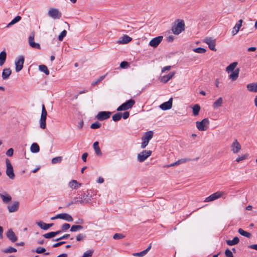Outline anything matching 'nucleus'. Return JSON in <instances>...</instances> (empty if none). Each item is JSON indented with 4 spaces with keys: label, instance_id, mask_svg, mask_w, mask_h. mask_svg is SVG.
<instances>
[{
    "label": "nucleus",
    "instance_id": "nucleus-37",
    "mask_svg": "<svg viewBox=\"0 0 257 257\" xmlns=\"http://www.w3.org/2000/svg\"><path fill=\"white\" fill-rule=\"evenodd\" d=\"M83 227L80 225H73L70 228V231L76 232L78 230L83 229Z\"/></svg>",
    "mask_w": 257,
    "mask_h": 257
},
{
    "label": "nucleus",
    "instance_id": "nucleus-29",
    "mask_svg": "<svg viewBox=\"0 0 257 257\" xmlns=\"http://www.w3.org/2000/svg\"><path fill=\"white\" fill-rule=\"evenodd\" d=\"M239 241L238 237H234L232 240H226V242L227 245L232 246L237 244Z\"/></svg>",
    "mask_w": 257,
    "mask_h": 257
},
{
    "label": "nucleus",
    "instance_id": "nucleus-53",
    "mask_svg": "<svg viewBox=\"0 0 257 257\" xmlns=\"http://www.w3.org/2000/svg\"><path fill=\"white\" fill-rule=\"evenodd\" d=\"M86 237L85 234L80 233L76 236V239L77 241H81Z\"/></svg>",
    "mask_w": 257,
    "mask_h": 257
},
{
    "label": "nucleus",
    "instance_id": "nucleus-17",
    "mask_svg": "<svg viewBox=\"0 0 257 257\" xmlns=\"http://www.w3.org/2000/svg\"><path fill=\"white\" fill-rule=\"evenodd\" d=\"M6 235L7 237L13 242H16L18 239L17 237L12 229L8 230Z\"/></svg>",
    "mask_w": 257,
    "mask_h": 257
},
{
    "label": "nucleus",
    "instance_id": "nucleus-23",
    "mask_svg": "<svg viewBox=\"0 0 257 257\" xmlns=\"http://www.w3.org/2000/svg\"><path fill=\"white\" fill-rule=\"evenodd\" d=\"M239 72V68H237L234 71H232V72L229 76V79H230L232 81H235L236 80L238 77Z\"/></svg>",
    "mask_w": 257,
    "mask_h": 257
},
{
    "label": "nucleus",
    "instance_id": "nucleus-20",
    "mask_svg": "<svg viewBox=\"0 0 257 257\" xmlns=\"http://www.w3.org/2000/svg\"><path fill=\"white\" fill-rule=\"evenodd\" d=\"M19 203L17 201L14 202L12 204L9 205L8 208L10 212H14L18 210Z\"/></svg>",
    "mask_w": 257,
    "mask_h": 257
},
{
    "label": "nucleus",
    "instance_id": "nucleus-36",
    "mask_svg": "<svg viewBox=\"0 0 257 257\" xmlns=\"http://www.w3.org/2000/svg\"><path fill=\"white\" fill-rule=\"evenodd\" d=\"M36 223L39 226L41 229L43 230H48L47 229V224L43 222V221H37Z\"/></svg>",
    "mask_w": 257,
    "mask_h": 257
},
{
    "label": "nucleus",
    "instance_id": "nucleus-5",
    "mask_svg": "<svg viewBox=\"0 0 257 257\" xmlns=\"http://www.w3.org/2000/svg\"><path fill=\"white\" fill-rule=\"evenodd\" d=\"M153 132L149 131L146 133L144 137L142 138L143 142L142 143L141 148L144 149L148 145L150 140L153 138Z\"/></svg>",
    "mask_w": 257,
    "mask_h": 257
},
{
    "label": "nucleus",
    "instance_id": "nucleus-60",
    "mask_svg": "<svg viewBox=\"0 0 257 257\" xmlns=\"http://www.w3.org/2000/svg\"><path fill=\"white\" fill-rule=\"evenodd\" d=\"M14 154V150L13 148L9 149L6 152V155L9 157H12Z\"/></svg>",
    "mask_w": 257,
    "mask_h": 257
},
{
    "label": "nucleus",
    "instance_id": "nucleus-47",
    "mask_svg": "<svg viewBox=\"0 0 257 257\" xmlns=\"http://www.w3.org/2000/svg\"><path fill=\"white\" fill-rule=\"evenodd\" d=\"M43 236L45 238H52V237L55 236V233H54L53 231L45 233Z\"/></svg>",
    "mask_w": 257,
    "mask_h": 257
},
{
    "label": "nucleus",
    "instance_id": "nucleus-26",
    "mask_svg": "<svg viewBox=\"0 0 257 257\" xmlns=\"http://www.w3.org/2000/svg\"><path fill=\"white\" fill-rule=\"evenodd\" d=\"M223 103V99L221 97L218 98L212 104L214 109H217L221 106Z\"/></svg>",
    "mask_w": 257,
    "mask_h": 257
},
{
    "label": "nucleus",
    "instance_id": "nucleus-55",
    "mask_svg": "<svg viewBox=\"0 0 257 257\" xmlns=\"http://www.w3.org/2000/svg\"><path fill=\"white\" fill-rule=\"evenodd\" d=\"M70 227V225L68 223H64L61 227V229L63 230V231H66L68 230Z\"/></svg>",
    "mask_w": 257,
    "mask_h": 257
},
{
    "label": "nucleus",
    "instance_id": "nucleus-51",
    "mask_svg": "<svg viewBox=\"0 0 257 257\" xmlns=\"http://www.w3.org/2000/svg\"><path fill=\"white\" fill-rule=\"evenodd\" d=\"M39 151L40 148L39 145L36 143H33V153H38Z\"/></svg>",
    "mask_w": 257,
    "mask_h": 257
},
{
    "label": "nucleus",
    "instance_id": "nucleus-1",
    "mask_svg": "<svg viewBox=\"0 0 257 257\" xmlns=\"http://www.w3.org/2000/svg\"><path fill=\"white\" fill-rule=\"evenodd\" d=\"M185 30L184 22L182 20H177L172 27V33L175 35H179Z\"/></svg>",
    "mask_w": 257,
    "mask_h": 257
},
{
    "label": "nucleus",
    "instance_id": "nucleus-34",
    "mask_svg": "<svg viewBox=\"0 0 257 257\" xmlns=\"http://www.w3.org/2000/svg\"><path fill=\"white\" fill-rule=\"evenodd\" d=\"M39 70L44 72L46 75H49V71L46 65H41L39 66Z\"/></svg>",
    "mask_w": 257,
    "mask_h": 257
},
{
    "label": "nucleus",
    "instance_id": "nucleus-6",
    "mask_svg": "<svg viewBox=\"0 0 257 257\" xmlns=\"http://www.w3.org/2000/svg\"><path fill=\"white\" fill-rule=\"evenodd\" d=\"M225 194V193L224 192L217 191L215 193L210 195L209 196L206 197L204 201L205 202H208L214 201L220 198Z\"/></svg>",
    "mask_w": 257,
    "mask_h": 257
},
{
    "label": "nucleus",
    "instance_id": "nucleus-64",
    "mask_svg": "<svg viewBox=\"0 0 257 257\" xmlns=\"http://www.w3.org/2000/svg\"><path fill=\"white\" fill-rule=\"evenodd\" d=\"M171 66H165L162 69V72L163 73L166 71H169L171 69Z\"/></svg>",
    "mask_w": 257,
    "mask_h": 257
},
{
    "label": "nucleus",
    "instance_id": "nucleus-56",
    "mask_svg": "<svg viewBox=\"0 0 257 257\" xmlns=\"http://www.w3.org/2000/svg\"><path fill=\"white\" fill-rule=\"evenodd\" d=\"M129 66V64L126 61H122L121 62L120 64V67L121 68H127Z\"/></svg>",
    "mask_w": 257,
    "mask_h": 257
},
{
    "label": "nucleus",
    "instance_id": "nucleus-54",
    "mask_svg": "<svg viewBox=\"0 0 257 257\" xmlns=\"http://www.w3.org/2000/svg\"><path fill=\"white\" fill-rule=\"evenodd\" d=\"M225 254L226 257H234L232 252L229 249H226L225 250Z\"/></svg>",
    "mask_w": 257,
    "mask_h": 257
},
{
    "label": "nucleus",
    "instance_id": "nucleus-48",
    "mask_svg": "<svg viewBox=\"0 0 257 257\" xmlns=\"http://www.w3.org/2000/svg\"><path fill=\"white\" fill-rule=\"evenodd\" d=\"M193 51L195 52L200 54L204 53L206 52V50L205 49L200 47L195 48L193 49Z\"/></svg>",
    "mask_w": 257,
    "mask_h": 257
},
{
    "label": "nucleus",
    "instance_id": "nucleus-12",
    "mask_svg": "<svg viewBox=\"0 0 257 257\" xmlns=\"http://www.w3.org/2000/svg\"><path fill=\"white\" fill-rule=\"evenodd\" d=\"M111 114V112L109 111H100L97 114L96 118L99 120L102 121L109 118Z\"/></svg>",
    "mask_w": 257,
    "mask_h": 257
},
{
    "label": "nucleus",
    "instance_id": "nucleus-19",
    "mask_svg": "<svg viewBox=\"0 0 257 257\" xmlns=\"http://www.w3.org/2000/svg\"><path fill=\"white\" fill-rule=\"evenodd\" d=\"M242 20H239L238 21V23L235 25V26L233 28L232 30L231 31V34L233 36L236 35L239 31V29L242 26Z\"/></svg>",
    "mask_w": 257,
    "mask_h": 257
},
{
    "label": "nucleus",
    "instance_id": "nucleus-39",
    "mask_svg": "<svg viewBox=\"0 0 257 257\" xmlns=\"http://www.w3.org/2000/svg\"><path fill=\"white\" fill-rule=\"evenodd\" d=\"M21 19V17L19 16H17L8 25L7 27H9L11 26L14 25L15 24L20 21Z\"/></svg>",
    "mask_w": 257,
    "mask_h": 257
},
{
    "label": "nucleus",
    "instance_id": "nucleus-61",
    "mask_svg": "<svg viewBox=\"0 0 257 257\" xmlns=\"http://www.w3.org/2000/svg\"><path fill=\"white\" fill-rule=\"evenodd\" d=\"M69 236H70L69 234H66L63 235L62 236H61V237H60L59 238H56V239H54V241H58V240H60L61 239H66V238H68Z\"/></svg>",
    "mask_w": 257,
    "mask_h": 257
},
{
    "label": "nucleus",
    "instance_id": "nucleus-15",
    "mask_svg": "<svg viewBox=\"0 0 257 257\" xmlns=\"http://www.w3.org/2000/svg\"><path fill=\"white\" fill-rule=\"evenodd\" d=\"M173 98H170L169 100L163 103L160 105V108L164 110H168L172 107Z\"/></svg>",
    "mask_w": 257,
    "mask_h": 257
},
{
    "label": "nucleus",
    "instance_id": "nucleus-27",
    "mask_svg": "<svg viewBox=\"0 0 257 257\" xmlns=\"http://www.w3.org/2000/svg\"><path fill=\"white\" fill-rule=\"evenodd\" d=\"M93 147L95 151V154L98 156H101L102 155V153L100 150V148L98 146V142H95L93 143Z\"/></svg>",
    "mask_w": 257,
    "mask_h": 257
},
{
    "label": "nucleus",
    "instance_id": "nucleus-41",
    "mask_svg": "<svg viewBox=\"0 0 257 257\" xmlns=\"http://www.w3.org/2000/svg\"><path fill=\"white\" fill-rule=\"evenodd\" d=\"M16 251H17L16 248H15L13 247H11V246L6 248L3 250V252H4L5 253H12V252H16Z\"/></svg>",
    "mask_w": 257,
    "mask_h": 257
},
{
    "label": "nucleus",
    "instance_id": "nucleus-4",
    "mask_svg": "<svg viewBox=\"0 0 257 257\" xmlns=\"http://www.w3.org/2000/svg\"><path fill=\"white\" fill-rule=\"evenodd\" d=\"M47 115V112L45 108V105H42V113L40 120V126L42 129H45L46 126V120Z\"/></svg>",
    "mask_w": 257,
    "mask_h": 257
},
{
    "label": "nucleus",
    "instance_id": "nucleus-52",
    "mask_svg": "<svg viewBox=\"0 0 257 257\" xmlns=\"http://www.w3.org/2000/svg\"><path fill=\"white\" fill-rule=\"evenodd\" d=\"M45 251V248L42 247H38L35 250V251L38 253H44Z\"/></svg>",
    "mask_w": 257,
    "mask_h": 257
},
{
    "label": "nucleus",
    "instance_id": "nucleus-59",
    "mask_svg": "<svg viewBox=\"0 0 257 257\" xmlns=\"http://www.w3.org/2000/svg\"><path fill=\"white\" fill-rule=\"evenodd\" d=\"M180 164V161L179 160L177 161H176V162H174V163H173L172 164L167 165L165 166V167L168 168V167H173V166L179 165Z\"/></svg>",
    "mask_w": 257,
    "mask_h": 257
},
{
    "label": "nucleus",
    "instance_id": "nucleus-43",
    "mask_svg": "<svg viewBox=\"0 0 257 257\" xmlns=\"http://www.w3.org/2000/svg\"><path fill=\"white\" fill-rule=\"evenodd\" d=\"M67 31L66 30H63L61 34L58 36V40L60 41H62L63 40V38L66 36Z\"/></svg>",
    "mask_w": 257,
    "mask_h": 257
},
{
    "label": "nucleus",
    "instance_id": "nucleus-40",
    "mask_svg": "<svg viewBox=\"0 0 257 257\" xmlns=\"http://www.w3.org/2000/svg\"><path fill=\"white\" fill-rule=\"evenodd\" d=\"M121 117H122V113L120 112H117V113L114 114L112 116V120L114 121H117L119 120Z\"/></svg>",
    "mask_w": 257,
    "mask_h": 257
},
{
    "label": "nucleus",
    "instance_id": "nucleus-58",
    "mask_svg": "<svg viewBox=\"0 0 257 257\" xmlns=\"http://www.w3.org/2000/svg\"><path fill=\"white\" fill-rule=\"evenodd\" d=\"M180 164V161L179 160L177 161H176V162H174V163H173L172 164L167 165L165 166V167L168 168V167H173V166L179 165Z\"/></svg>",
    "mask_w": 257,
    "mask_h": 257
},
{
    "label": "nucleus",
    "instance_id": "nucleus-13",
    "mask_svg": "<svg viewBox=\"0 0 257 257\" xmlns=\"http://www.w3.org/2000/svg\"><path fill=\"white\" fill-rule=\"evenodd\" d=\"M204 42H205L208 45L209 48L214 51H216V49L215 48V40L212 39L210 37L206 38Z\"/></svg>",
    "mask_w": 257,
    "mask_h": 257
},
{
    "label": "nucleus",
    "instance_id": "nucleus-2",
    "mask_svg": "<svg viewBox=\"0 0 257 257\" xmlns=\"http://www.w3.org/2000/svg\"><path fill=\"white\" fill-rule=\"evenodd\" d=\"M209 120L207 118L203 119L201 121L196 122V127L199 131H205L207 130Z\"/></svg>",
    "mask_w": 257,
    "mask_h": 257
},
{
    "label": "nucleus",
    "instance_id": "nucleus-35",
    "mask_svg": "<svg viewBox=\"0 0 257 257\" xmlns=\"http://www.w3.org/2000/svg\"><path fill=\"white\" fill-rule=\"evenodd\" d=\"M238 232L241 235L246 237L247 238H250L251 236V234L249 232L244 231L242 228H239L238 230Z\"/></svg>",
    "mask_w": 257,
    "mask_h": 257
},
{
    "label": "nucleus",
    "instance_id": "nucleus-42",
    "mask_svg": "<svg viewBox=\"0 0 257 257\" xmlns=\"http://www.w3.org/2000/svg\"><path fill=\"white\" fill-rule=\"evenodd\" d=\"M247 157H248L247 154H244L241 156H238V157H237L236 159V161L237 162H239L241 161L245 160L246 159H247Z\"/></svg>",
    "mask_w": 257,
    "mask_h": 257
},
{
    "label": "nucleus",
    "instance_id": "nucleus-10",
    "mask_svg": "<svg viewBox=\"0 0 257 257\" xmlns=\"http://www.w3.org/2000/svg\"><path fill=\"white\" fill-rule=\"evenodd\" d=\"M231 151L234 154H237L241 150V145L236 139L234 140L231 145Z\"/></svg>",
    "mask_w": 257,
    "mask_h": 257
},
{
    "label": "nucleus",
    "instance_id": "nucleus-8",
    "mask_svg": "<svg viewBox=\"0 0 257 257\" xmlns=\"http://www.w3.org/2000/svg\"><path fill=\"white\" fill-rule=\"evenodd\" d=\"M151 151H143L138 155V160L140 162H143L152 154Z\"/></svg>",
    "mask_w": 257,
    "mask_h": 257
},
{
    "label": "nucleus",
    "instance_id": "nucleus-21",
    "mask_svg": "<svg viewBox=\"0 0 257 257\" xmlns=\"http://www.w3.org/2000/svg\"><path fill=\"white\" fill-rule=\"evenodd\" d=\"M246 88L250 92L257 93V82L248 84L246 85Z\"/></svg>",
    "mask_w": 257,
    "mask_h": 257
},
{
    "label": "nucleus",
    "instance_id": "nucleus-18",
    "mask_svg": "<svg viewBox=\"0 0 257 257\" xmlns=\"http://www.w3.org/2000/svg\"><path fill=\"white\" fill-rule=\"evenodd\" d=\"M57 217L59 219H63L68 222H72L73 221L72 217L66 213L58 214H57Z\"/></svg>",
    "mask_w": 257,
    "mask_h": 257
},
{
    "label": "nucleus",
    "instance_id": "nucleus-22",
    "mask_svg": "<svg viewBox=\"0 0 257 257\" xmlns=\"http://www.w3.org/2000/svg\"><path fill=\"white\" fill-rule=\"evenodd\" d=\"M12 73V71L10 68H5L2 72V78L4 80L9 78Z\"/></svg>",
    "mask_w": 257,
    "mask_h": 257
},
{
    "label": "nucleus",
    "instance_id": "nucleus-50",
    "mask_svg": "<svg viewBox=\"0 0 257 257\" xmlns=\"http://www.w3.org/2000/svg\"><path fill=\"white\" fill-rule=\"evenodd\" d=\"M101 124L98 121H96L94 123H92L90 125V127L92 129H96L99 128Z\"/></svg>",
    "mask_w": 257,
    "mask_h": 257
},
{
    "label": "nucleus",
    "instance_id": "nucleus-11",
    "mask_svg": "<svg viewBox=\"0 0 257 257\" xmlns=\"http://www.w3.org/2000/svg\"><path fill=\"white\" fill-rule=\"evenodd\" d=\"M24 63V57L23 56H20L18 59L15 61L16 72L20 71L23 67Z\"/></svg>",
    "mask_w": 257,
    "mask_h": 257
},
{
    "label": "nucleus",
    "instance_id": "nucleus-63",
    "mask_svg": "<svg viewBox=\"0 0 257 257\" xmlns=\"http://www.w3.org/2000/svg\"><path fill=\"white\" fill-rule=\"evenodd\" d=\"M65 243V241H60V242H58L57 243H56L55 244H54L53 245H52V247H58L63 244H64Z\"/></svg>",
    "mask_w": 257,
    "mask_h": 257
},
{
    "label": "nucleus",
    "instance_id": "nucleus-25",
    "mask_svg": "<svg viewBox=\"0 0 257 257\" xmlns=\"http://www.w3.org/2000/svg\"><path fill=\"white\" fill-rule=\"evenodd\" d=\"M69 186L72 189H77L81 186V184L79 183L76 180H73L69 182Z\"/></svg>",
    "mask_w": 257,
    "mask_h": 257
},
{
    "label": "nucleus",
    "instance_id": "nucleus-24",
    "mask_svg": "<svg viewBox=\"0 0 257 257\" xmlns=\"http://www.w3.org/2000/svg\"><path fill=\"white\" fill-rule=\"evenodd\" d=\"M175 72L173 71L170 73L169 74L164 76L161 78V81L164 83L167 82L170 79H171L175 75Z\"/></svg>",
    "mask_w": 257,
    "mask_h": 257
},
{
    "label": "nucleus",
    "instance_id": "nucleus-31",
    "mask_svg": "<svg viewBox=\"0 0 257 257\" xmlns=\"http://www.w3.org/2000/svg\"><path fill=\"white\" fill-rule=\"evenodd\" d=\"M131 40H132V38L128 36L127 35H124L122 37V39L121 40H119L118 41V43L119 44H126V43H128L129 42H130Z\"/></svg>",
    "mask_w": 257,
    "mask_h": 257
},
{
    "label": "nucleus",
    "instance_id": "nucleus-44",
    "mask_svg": "<svg viewBox=\"0 0 257 257\" xmlns=\"http://www.w3.org/2000/svg\"><path fill=\"white\" fill-rule=\"evenodd\" d=\"M125 237V236L121 233H115L113 236V238L114 239H122Z\"/></svg>",
    "mask_w": 257,
    "mask_h": 257
},
{
    "label": "nucleus",
    "instance_id": "nucleus-28",
    "mask_svg": "<svg viewBox=\"0 0 257 257\" xmlns=\"http://www.w3.org/2000/svg\"><path fill=\"white\" fill-rule=\"evenodd\" d=\"M7 57V53L4 50L2 51L0 53V66H3L6 60Z\"/></svg>",
    "mask_w": 257,
    "mask_h": 257
},
{
    "label": "nucleus",
    "instance_id": "nucleus-30",
    "mask_svg": "<svg viewBox=\"0 0 257 257\" xmlns=\"http://www.w3.org/2000/svg\"><path fill=\"white\" fill-rule=\"evenodd\" d=\"M151 244H150L149 245V246L148 247V248L147 249H146L145 250H144L140 252H137V253H134V255L137 256H143L147 254V253L149 251V250L151 249Z\"/></svg>",
    "mask_w": 257,
    "mask_h": 257
},
{
    "label": "nucleus",
    "instance_id": "nucleus-62",
    "mask_svg": "<svg viewBox=\"0 0 257 257\" xmlns=\"http://www.w3.org/2000/svg\"><path fill=\"white\" fill-rule=\"evenodd\" d=\"M130 113L128 111H125L123 113H122V117L123 119H125L129 117Z\"/></svg>",
    "mask_w": 257,
    "mask_h": 257
},
{
    "label": "nucleus",
    "instance_id": "nucleus-33",
    "mask_svg": "<svg viewBox=\"0 0 257 257\" xmlns=\"http://www.w3.org/2000/svg\"><path fill=\"white\" fill-rule=\"evenodd\" d=\"M193 114L194 116L198 115L200 110V106L199 104H195L192 107Z\"/></svg>",
    "mask_w": 257,
    "mask_h": 257
},
{
    "label": "nucleus",
    "instance_id": "nucleus-16",
    "mask_svg": "<svg viewBox=\"0 0 257 257\" xmlns=\"http://www.w3.org/2000/svg\"><path fill=\"white\" fill-rule=\"evenodd\" d=\"M87 197V195L85 193H83L78 197H74L73 200H75V202L82 204L86 202Z\"/></svg>",
    "mask_w": 257,
    "mask_h": 257
},
{
    "label": "nucleus",
    "instance_id": "nucleus-49",
    "mask_svg": "<svg viewBox=\"0 0 257 257\" xmlns=\"http://www.w3.org/2000/svg\"><path fill=\"white\" fill-rule=\"evenodd\" d=\"M62 160V157H57L55 158H54L52 160V164H56L57 163L61 162Z\"/></svg>",
    "mask_w": 257,
    "mask_h": 257
},
{
    "label": "nucleus",
    "instance_id": "nucleus-32",
    "mask_svg": "<svg viewBox=\"0 0 257 257\" xmlns=\"http://www.w3.org/2000/svg\"><path fill=\"white\" fill-rule=\"evenodd\" d=\"M237 62H234L231 63L226 68V71L228 73L230 71H233L234 69L237 65Z\"/></svg>",
    "mask_w": 257,
    "mask_h": 257
},
{
    "label": "nucleus",
    "instance_id": "nucleus-45",
    "mask_svg": "<svg viewBox=\"0 0 257 257\" xmlns=\"http://www.w3.org/2000/svg\"><path fill=\"white\" fill-rule=\"evenodd\" d=\"M105 77V75L100 76L96 80L92 82V85H95L101 82Z\"/></svg>",
    "mask_w": 257,
    "mask_h": 257
},
{
    "label": "nucleus",
    "instance_id": "nucleus-7",
    "mask_svg": "<svg viewBox=\"0 0 257 257\" xmlns=\"http://www.w3.org/2000/svg\"><path fill=\"white\" fill-rule=\"evenodd\" d=\"M6 174L7 176L11 179H14L15 178V174L14 173L13 167L9 159L6 160Z\"/></svg>",
    "mask_w": 257,
    "mask_h": 257
},
{
    "label": "nucleus",
    "instance_id": "nucleus-3",
    "mask_svg": "<svg viewBox=\"0 0 257 257\" xmlns=\"http://www.w3.org/2000/svg\"><path fill=\"white\" fill-rule=\"evenodd\" d=\"M135 104V101L133 99H130V100L126 101V102L120 105L117 108V110L119 111L127 110L128 109L132 108Z\"/></svg>",
    "mask_w": 257,
    "mask_h": 257
},
{
    "label": "nucleus",
    "instance_id": "nucleus-38",
    "mask_svg": "<svg viewBox=\"0 0 257 257\" xmlns=\"http://www.w3.org/2000/svg\"><path fill=\"white\" fill-rule=\"evenodd\" d=\"M0 196L3 200V202L6 203H8L12 199V198L10 195L5 196L2 194H0Z\"/></svg>",
    "mask_w": 257,
    "mask_h": 257
},
{
    "label": "nucleus",
    "instance_id": "nucleus-14",
    "mask_svg": "<svg viewBox=\"0 0 257 257\" xmlns=\"http://www.w3.org/2000/svg\"><path fill=\"white\" fill-rule=\"evenodd\" d=\"M163 40L162 36H158L152 39L149 42V45L154 48L157 47Z\"/></svg>",
    "mask_w": 257,
    "mask_h": 257
},
{
    "label": "nucleus",
    "instance_id": "nucleus-46",
    "mask_svg": "<svg viewBox=\"0 0 257 257\" xmlns=\"http://www.w3.org/2000/svg\"><path fill=\"white\" fill-rule=\"evenodd\" d=\"M30 149V151H29L27 154L26 153V152H25V158H26V159H27L28 160L31 159L32 158L31 152H32V145L31 146Z\"/></svg>",
    "mask_w": 257,
    "mask_h": 257
},
{
    "label": "nucleus",
    "instance_id": "nucleus-57",
    "mask_svg": "<svg viewBox=\"0 0 257 257\" xmlns=\"http://www.w3.org/2000/svg\"><path fill=\"white\" fill-rule=\"evenodd\" d=\"M180 164V161L179 160L177 161H176V162H174V163H173L172 164L167 165L165 166V167L168 168V167H173V166L179 165Z\"/></svg>",
    "mask_w": 257,
    "mask_h": 257
},
{
    "label": "nucleus",
    "instance_id": "nucleus-9",
    "mask_svg": "<svg viewBox=\"0 0 257 257\" xmlns=\"http://www.w3.org/2000/svg\"><path fill=\"white\" fill-rule=\"evenodd\" d=\"M49 16L54 19H59L61 17V13L57 9L51 8L48 11Z\"/></svg>",
    "mask_w": 257,
    "mask_h": 257
}]
</instances>
